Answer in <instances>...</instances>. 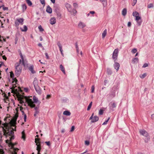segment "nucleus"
<instances>
[{
    "label": "nucleus",
    "instance_id": "f3484780",
    "mask_svg": "<svg viewBox=\"0 0 154 154\" xmlns=\"http://www.w3.org/2000/svg\"><path fill=\"white\" fill-rule=\"evenodd\" d=\"M139 61L138 58L137 57L134 58L132 59V63L133 64H137Z\"/></svg>",
    "mask_w": 154,
    "mask_h": 154
},
{
    "label": "nucleus",
    "instance_id": "393cba45",
    "mask_svg": "<svg viewBox=\"0 0 154 154\" xmlns=\"http://www.w3.org/2000/svg\"><path fill=\"white\" fill-rule=\"evenodd\" d=\"M20 29H21V31L23 32H26L27 30V27L25 25H24L23 26V29H22V28H21Z\"/></svg>",
    "mask_w": 154,
    "mask_h": 154
},
{
    "label": "nucleus",
    "instance_id": "0e129e2a",
    "mask_svg": "<svg viewBox=\"0 0 154 154\" xmlns=\"http://www.w3.org/2000/svg\"><path fill=\"white\" fill-rule=\"evenodd\" d=\"M151 118L153 119H154V114H152L151 116Z\"/></svg>",
    "mask_w": 154,
    "mask_h": 154
},
{
    "label": "nucleus",
    "instance_id": "1a4fd4ad",
    "mask_svg": "<svg viewBox=\"0 0 154 154\" xmlns=\"http://www.w3.org/2000/svg\"><path fill=\"white\" fill-rule=\"evenodd\" d=\"M34 87L36 92L39 95L42 94V90L40 87L38 85V84L36 83V84H34Z\"/></svg>",
    "mask_w": 154,
    "mask_h": 154
},
{
    "label": "nucleus",
    "instance_id": "3c124183",
    "mask_svg": "<svg viewBox=\"0 0 154 154\" xmlns=\"http://www.w3.org/2000/svg\"><path fill=\"white\" fill-rule=\"evenodd\" d=\"M51 97V96L50 95H47L46 97V99H49Z\"/></svg>",
    "mask_w": 154,
    "mask_h": 154
},
{
    "label": "nucleus",
    "instance_id": "4468645a",
    "mask_svg": "<svg viewBox=\"0 0 154 154\" xmlns=\"http://www.w3.org/2000/svg\"><path fill=\"white\" fill-rule=\"evenodd\" d=\"M113 66L115 69L117 71L119 68L120 65L119 63L115 62V63L113 65Z\"/></svg>",
    "mask_w": 154,
    "mask_h": 154
},
{
    "label": "nucleus",
    "instance_id": "5701e85b",
    "mask_svg": "<svg viewBox=\"0 0 154 154\" xmlns=\"http://www.w3.org/2000/svg\"><path fill=\"white\" fill-rule=\"evenodd\" d=\"M127 13V9L126 8L123 9L122 11V14L123 16H125Z\"/></svg>",
    "mask_w": 154,
    "mask_h": 154
},
{
    "label": "nucleus",
    "instance_id": "72a5a7b5",
    "mask_svg": "<svg viewBox=\"0 0 154 154\" xmlns=\"http://www.w3.org/2000/svg\"><path fill=\"white\" fill-rule=\"evenodd\" d=\"M38 28L39 31L41 32H42L44 30L41 25H40L38 26Z\"/></svg>",
    "mask_w": 154,
    "mask_h": 154
},
{
    "label": "nucleus",
    "instance_id": "c756f323",
    "mask_svg": "<svg viewBox=\"0 0 154 154\" xmlns=\"http://www.w3.org/2000/svg\"><path fill=\"white\" fill-rule=\"evenodd\" d=\"M22 138L24 140H25L26 137H25V135L24 133V131H23L22 132Z\"/></svg>",
    "mask_w": 154,
    "mask_h": 154
},
{
    "label": "nucleus",
    "instance_id": "7ed1b4c3",
    "mask_svg": "<svg viewBox=\"0 0 154 154\" xmlns=\"http://www.w3.org/2000/svg\"><path fill=\"white\" fill-rule=\"evenodd\" d=\"M21 59H20L19 63H17L15 64V74L17 76H19L21 72L22 66H24V61L23 56L21 53L20 54Z\"/></svg>",
    "mask_w": 154,
    "mask_h": 154
},
{
    "label": "nucleus",
    "instance_id": "bf43d9fd",
    "mask_svg": "<svg viewBox=\"0 0 154 154\" xmlns=\"http://www.w3.org/2000/svg\"><path fill=\"white\" fill-rule=\"evenodd\" d=\"M45 54L46 56V58L47 59H49V57L48 54L47 53H45Z\"/></svg>",
    "mask_w": 154,
    "mask_h": 154
},
{
    "label": "nucleus",
    "instance_id": "e2e57ef3",
    "mask_svg": "<svg viewBox=\"0 0 154 154\" xmlns=\"http://www.w3.org/2000/svg\"><path fill=\"white\" fill-rule=\"evenodd\" d=\"M65 131V130L64 129H62L61 132L62 133H64Z\"/></svg>",
    "mask_w": 154,
    "mask_h": 154
},
{
    "label": "nucleus",
    "instance_id": "9d476101",
    "mask_svg": "<svg viewBox=\"0 0 154 154\" xmlns=\"http://www.w3.org/2000/svg\"><path fill=\"white\" fill-rule=\"evenodd\" d=\"M35 143H36V145H37L36 149L38 151L37 154H40V152L41 149V147L39 144H38V142L39 141V139L38 138H35Z\"/></svg>",
    "mask_w": 154,
    "mask_h": 154
},
{
    "label": "nucleus",
    "instance_id": "2f4dec72",
    "mask_svg": "<svg viewBox=\"0 0 154 154\" xmlns=\"http://www.w3.org/2000/svg\"><path fill=\"white\" fill-rule=\"evenodd\" d=\"M92 105V102H91L89 104V105L88 106L87 109L88 110H89L90 109V108L91 107Z\"/></svg>",
    "mask_w": 154,
    "mask_h": 154
},
{
    "label": "nucleus",
    "instance_id": "e433bc0d",
    "mask_svg": "<svg viewBox=\"0 0 154 154\" xmlns=\"http://www.w3.org/2000/svg\"><path fill=\"white\" fill-rule=\"evenodd\" d=\"M110 117H109L108 119L107 120H106V121L103 124V125H105L106 124H107V123L108 122L109 120V119H110Z\"/></svg>",
    "mask_w": 154,
    "mask_h": 154
},
{
    "label": "nucleus",
    "instance_id": "cd10ccee",
    "mask_svg": "<svg viewBox=\"0 0 154 154\" xmlns=\"http://www.w3.org/2000/svg\"><path fill=\"white\" fill-rule=\"evenodd\" d=\"M26 6L25 4H23L22 5V8L23 11H24L26 10Z\"/></svg>",
    "mask_w": 154,
    "mask_h": 154
},
{
    "label": "nucleus",
    "instance_id": "052dcab7",
    "mask_svg": "<svg viewBox=\"0 0 154 154\" xmlns=\"http://www.w3.org/2000/svg\"><path fill=\"white\" fill-rule=\"evenodd\" d=\"M137 2V0H133V3L134 4L133 5H134Z\"/></svg>",
    "mask_w": 154,
    "mask_h": 154
},
{
    "label": "nucleus",
    "instance_id": "49530a36",
    "mask_svg": "<svg viewBox=\"0 0 154 154\" xmlns=\"http://www.w3.org/2000/svg\"><path fill=\"white\" fill-rule=\"evenodd\" d=\"M10 77L13 78L14 77V74L12 72H10Z\"/></svg>",
    "mask_w": 154,
    "mask_h": 154
},
{
    "label": "nucleus",
    "instance_id": "58836bf2",
    "mask_svg": "<svg viewBox=\"0 0 154 154\" xmlns=\"http://www.w3.org/2000/svg\"><path fill=\"white\" fill-rule=\"evenodd\" d=\"M103 110L102 109H100L99 111V114L100 115H102L103 114Z\"/></svg>",
    "mask_w": 154,
    "mask_h": 154
},
{
    "label": "nucleus",
    "instance_id": "37998d69",
    "mask_svg": "<svg viewBox=\"0 0 154 154\" xmlns=\"http://www.w3.org/2000/svg\"><path fill=\"white\" fill-rule=\"evenodd\" d=\"M148 66V64L147 63H144L143 66L142 67L143 68H146Z\"/></svg>",
    "mask_w": 154,
    "mask_h": 154
},
{
    "label": "nucleus",
    "instance_id": "a19ab883",
    "mask_svg": "<svg viewBox=\"0 0 154 154\" xmlns=\"http://www.w3.org/2000/svg\"><path fill=\"white\" fill-rule=\"evenodd\" d=\"M75 129V126H73L72 127L71 130H70V132L73 131Z\"/></svg>",
    "mask_w": 154,
    "mask_h": 154
},
{
    "label": "nucleus",
    "instance_id": "6e6d98bb",
    "mask_svg": "<svg viewBox=\"0 0 154 154\" xmlns=\"http://www.w3.org/2000/svg\"><path fill=\"white\" fill-rule=\"evenodd\" d=\"M108 82V81L107 80H105L104 81V85H106V84Z\"/></svg>",
    "mask_w": 154,
    "mask_h": 154
},
{
    "label": "nucleus",
    "instance_id": "6e6552de",
    "mask_svg": "<svg viewBox=\"0 0 154 154\" xmlns=\"http://www.w3.org/2000/svg\"><path fill=\"white\" fill-rule=\"evenodd\" d=\"M94 114L93 113L89 118V120H91V122L92 123L96 122L99 119V118L97 116H95L93 117Z\"/></svg>",
    "mask_w": 154,
    "mask_h": 154
},
{
    "label": "nucleus",
    "instance_id": "bb28decb",
    "mask_svg": "<svg viewBox=\"0 0 154 154\" xmlns=\"http://www.w3.org/2000/svg\"><path fill=\"white\" fill-rule=\"evenodd\" d=\"M18 100L19 101L20 103V104H23V103H25L24 101L23 100V99L21 97H20L18 98Z\"/></svg>",
    "mask_w": 154,
    "mask_h": 154
},
{
    "label": "nucleus",
    "instance_id": "412c9836",
    "mask_svg": "<svg viewBox=\"0 0 154 154\" xmlns=\"http://www.w3.org/2000/svg\"><path fill=\"white\" fill-rule=\"evenodd\" d=\"M107 34V30L106 29H105L102 33V37L104 38L106 36Z\"/></svg>",
    "mask_w": 154,
    "mask_h": 154
},
{
    "label": "nucleus",
    "instance_id": "2eb2a0df",
    "mask_svg": "<svg viewBox=\"0 0 154 154\" xmlns=\"http://www.w3.org/2000/svg\"><path fill=\"white\" fill-rule=\"evenodd\" d=\"M57 45L59 48L60 50V51L61 55L63 56L64 54L63 53V50L62 49V46L61 44L60 43H58L57 44Z\"/></svg>",
    "mask_w": 154,
    "mask_h": 154
},
{
    "label": "nucleus",
    "instance_id": "338daca9",
    "mask_svg": "<svg viewBox=\"0 0 154 154\" xmlns=\"http://www.w3.org/2000/svg\"><path fill=\"white\" fill-rule=\"evenodd\" d=\"M38 46L39 47H42V44L41 43H39L38 44Z\"/></svg>",
    "mask_w": 154,
    "mask_h": 154
},
{
    "label": "nucleus",
    "instance_id": "f704fd0d",
    "mask_svg": "<svg viewBox=\"0 0 154 154\" xmlns=\"http://www.w3.org/2000/svg\"><path fill=\"white\" fill-rule=\"evenodd\" d=\"M137 51V50L136 48H134L131 50V52L134 54L136 53Z\"/></svg>",
    "mask_w": 154,
    "mask_h": 154
},
{
    "label": "nucleus",
    "instance_id": "79ce46f5",
    "mask_svg": "<svg viewBox=\"0 0 154 154\" xmlns=\"http://www.w3.org/2000/svg\"><path fill=\"white\" fill-rule=\"evenodd\" d=\"M40 1L41 3L43 5H45V0H40Z\"/></svg>",
    "mask_w": 154,
    "mask_h": 154
},
{
    "label": "nucleus",
    "instance_id": "39448f33",
    "mask_svg": "<svg viewBox=\"0 0 154 154\" xmlns=\"http://www.w3.org/2000/svg\"><path fill=\"white\" fill-rule=\"evenodd\" d=\"M139 132L140 134L146 137H147V138L146 139L147 141H146V140H145V142H147L149 140L150 138L149 137V134L144 129L140 130H139Z\"/></svg>",
    "mask_w": 154,
    "mask_h": 154
},
{
    "label": "nucleus",
    "instance_id": "09e8293b",
    "mask_svg": "<svg viewBox=\"0 0 154 154\" xmlns=\"http://www.w3.org/2000/svg\"><path fill=\"white\" fill-rule=\"evenodd\" d=\"M45 143L48 146H50V142L49 141H46L45 142Z\"/></svg>",
    "mask_w": 154,
    "mask_h": 154
},
{
    "label": "nucleus",
    "instance_id": "13d9d810",
    "mask_svg": "<svg viewBox=\"0 0 154 154\" xmlns=\"http://www.w3.org/2000/svg\"><path fill=\"white\" fill-rule=\"evenodd\" d=\"M131 26V23L130 22H129L128 23V27H130Z\"/></svg>",
    "mask_w": 154,
    "mask_h": 154
},
{
    "label": "nucleus",
    "instance_id": "f03ea898",
    "mask_svg": "<svg viewBox=\"0 0 154 154\" xmlns=\"http://www.w3.org/2000/svg\"><path fill=\"white\" fill-rule=\"evenodd\" d=\"M25 99L29 106L31 108H34L35 110L34 116H35L39 112V105L41 103V102L35 96L33 97L32 96L25 97Z\"/></svg>",
    "mask_w": 154,
    "mask_h": 154
},
{
    "label": "nucleus",
    "instance_id": "4c0bfd02",
    "mask_svg": "<svg viewBox=\"0 0 154 154\" xmlns=\"http://www.w3.org/2000/svg\"><path fill=\"white\" fill-rule=\"evenodd\" d=\"M153 7V5L152 4H151V3L149 4L147 6V7L148 8H152Z\"/></svg>",
    "mask_w": 154,
    "mask_h": 154
},
{
    "label": "nucleus",
    "instance_id": "20e7f679",
    "mask_svg": "<svg viewBox=\"0 0 154 154\" xmlns=\"http://www.w3.org/2000/svg\"><path fill=\"white\" fill-rule=\"evenodd\" d=\"M133 16L135 17V20L136 21L138 26H140L142 22L140 14L136 11L132 13Z\"/></svg>",
    "mask_w": 154,
    "mask_h": 154
},
{
    "label": "nucleus",
    "instance_id": "de8ad7c7",
    "mask_svg": "<svg viewBox=\"0 0 154 154\" xmlns=\"http://www.w3.org/2000/svg\"><path fill=\"white\" fill-rule=\"evenodd\" d=\"M72 12L75 15L76 14L77 11L73 9L72 10Z\"/></svg>",
    "mask_w": 154,
    "mask_h": 154
},
{
    "label": "nucleus",
    "instance_id": "a18cd8bd",
    "mask_svg": "<svg viewBox=\"0 0 154 154\" xmlns=\"http://www.w3.org/2000/svg\"><path fill=\"white\" fill-rule=\"evenodd\" d=\"M14 154H17V152L18 151V149L17 148H14Z\"/></svg>",
    "mask_w": 154,
    "mask_h": 154
},
{
    "label": "nucleus",
    "instance_id": "423d86ee",
    "mask_svg": "<svg viewBox=\"0 0 154 154\" xmlns=\"http://www.w3.org/2000/svg\"><path fill=\"white\" fill-rule=\"evenodd\" d=\"M119 53V49L118 48L115 49L114 51L112 56V59L115 61L117 59Z\"/></svg>",
    "mask_w": 154,
    "mask_h": 154
},
{
    "label": "nucleus",
    "instance_id": "a211bd4d",
    "mask_svg": "<svg viewBox=\"0 0 154 154\" xmlns=\"http://www.w3.org/2000/svg\"><path fill=\"white\" fill-rule=\"evenodd\" d=\"M46 11L49 14H51L52 12V9L49 6H47Z\"/></svg>",
    "mask_w": 154,
    "mask_h": 154
},
{
    "label": "nucleus",
    "instance_id": "7c9ffc66",
    "mask_svg": "<svg viewBox=\"0 0 154 154\" xmlns=\"http://www.w3.org/2000/svg\"><path fill=\"white\" fill-rule=\"evenodd\" d=\"M146 76V73H143L142 75H140V77L141 79H143Z\"/></svg>",
    "mask_w": 154,
    "mask_h": 154
},
{
    "label": "nucleus",
    "instance_id": "b1692460",
    "mask_svg": "<svg viewBox=\"0 0 154 154\" xmlns=\"http://www.w3.org/2000/svg\"><path fill=\"white\" fill-rule=\"evenodd\" d=\"M2 39H3V40L4 42L6 41V39L4 38V37L3 36H1L0 35V42H2V45H3V42Z\"/></svg>",
    "mask_w": 154,
    "mask_h": 154
},
{
    "label": "nucleus",
    "instance_id": "473e14b6",
    "mask_svg": "<svg viewBox=\"0 0 154 154\" xmlns=\"http://www.w3.org/2000/svg\"><path fill=\"white\" fill-rule=\"evenodd\" d=\"M26 1L29 5L31 6L32 5V3L30 0H26Z\"/></svg>",
    "mask_w": 154,
    "mask_h": 154
},
{
    "label": "nucleus",
    "instance_id": "c9c22d12",
    "mask_svg": "<svg viewBox=\"0 0 154 154\" xmlns=\"http://www.w3.org/2000/svg\"><path fill=\"white\" fill-rule=\"evenodd\" d=\"M36 83H37V84H38L37 80V78H34V81L33 82L34 85V84H36Z\"/></svg>",
    "mask_w": 154,
    "mask_h": 154
},
{
    "label": "nucleus",
    "instance_id": "69168bd1",
    "mask_svg": "<svg viewBox=\"0 0 154 154\" xmlns=\"http://www.w3.org/2000/svg\"><path fill=\"white\" fill-rule=\"evenodd\" d=\"M28 89L27 88H24V90L26 92H27L28 91Z\"/></svg>",
    "mask_w": 154,
    "mask_h": 154
},
{
    "label": "nucleus",
    "instance_id": "5fc2aeb1",
    "mask_svg": "<svg viewBox=\"0 0 154 154\" xmlns=\"http://www.w3.org/2000/svg\"><path fill=\"white\" fill-rule=\"evenodd\" d=\"M3 9L4 10H8V8L6 7H4V6H3Z\"/></svg>",
    "mask_w": 154,
    "mask_h": 154
},
{
    "label": "nucleus",
    "instance_id": "603ef678",
    "mask_svg": "<svg viewBox=\"0 0 154 154\" xmlns=\"http://www.w3.org/2000/svg\"><path fill=\"white\" fill-rule=\"evenodd\" d=\"M73 6L75 8H76L78 7V4L76 3H74L73 4Z\"/></svg>",
    "mask_w": 154,
    "mask_h": 154
},
{
    "label": "nucleus",
    "instance_id": "0eeeda50",
    "mask_svg": "<svg viewBox=\"0 0 154 154\" xmlns=\"http://www.w3.org/2000/svg\"><path fill=\"white\" fill-rule=\"evenodd\" d=\"M23 18L17 19L15 21V25L16 27H17L20 23L22 25L23 24Z\"/></svg>",
    "mask_w": 154,
    "mask_h": 154
},
{
    "label": "nucleus",
    "instance_id": "c85d7f7f",
    "mask_svg": "<svg viewBox=\"0 0 154 154\" xmlns=\"http://www.w3.org/2000/svg\"><path fill=\"white\" fill-rule=\"evenodd\" d=\"M107 74L109 75H111L112 73V71L109 68L107 69Z\"/></svg>",
    "mask_w": 154,
    "mask_h": 154
},
{
    "label": "nucleus",
    "instance_id": "9b49d317",
    "mask_svg": "<svg viewBox=\"0 0 154 154\" xmlns=\"http://www.w3.org/2000/svg\"><path fill=\"white\" fill-rule=\"evenodd\" d=\"M109 105L110 109L112 110H114V109L116 107V104L114 102H111Z\"/></svg>",
    "mask_w": 154,
    "mask_h": 154
},
{
    "label": "nucleus",
    "instance_id": "a878e982",
    "mask_svg": "<svg viewBox=\"0 0 154 154\" xmlns=\"http://www.w3.org/2000/svg\"><path fill=\"white\" fill-rule=\"evenodd\" d=\"M60 68L61 70L62 71V72L64 74H65V71L64 68V67H63V65H61V64L60 65Z\"/></svg>",
    "mask_w": 154,
    "mask_h": 154
},
{
    "label": "nucleus",
    "instance_id": "f8f14e48",
    "mask_svg": "<svg viewBox=\"0 0 154 154\" xmlns=\"http://www.w3.org/2000/svg\"><path fill=\"white\" fill-rule=\"evenodd\" d=\"M79 28L80 29H82L86 26V24L82 22H80L78 25Z\"/></svg>",
    "mask_w": 154,
    "mask_h": 154
},
{
    "label": "nucleus",
    "instance_id": "f257e3e1",
    "mask_svg": "<svg viewBox=\"0 0 154 154\" xmlns=\"http://www.w3.org/2000/svg\"><path fill=\"white\" fill-rule=\"evenodd\" d=\"M15 124L14 121H11L9 123H2L0 120V127L2 128L3 134L7 139L6 142L11 148H13L14 145L11 142V140L14 138V131H16Z\"/></svg>",
    "mask_w": 154,
    "mask_h": 154
},
{
    "label": "nucleus",
    "instance_id": "864d4df0",
    "mask_svg": "<svg viewBox=\"0 0 154 154\" xmlns=\"http://www.w3.org/2000/svg\"><path fill=\"white\" fill-rule=\"evenodd\" d=\"M89 13H90V14H95V12L94 11H91L89 12Z\"/></svg>",
    "mask_w": 154,
    "mask_h": 154
},
{
    "label": "nucleus",
    "instance_id": "4d7b16f0",
    "mask_svg": "<svg viewBox=\"0 0 154 154\" xmlns=\"http://www.w3.org/2000/svg\"><path fill=\"white\" fill-rule=\"evenodd\" d=\"M26 115L25 114V115H24V121L25 122H26Z\"/></svg>",
    "mask_w": 154,
    "mask_h": 154
},
{
    "label": "nucleus",
    "instance_id": "c03bdc74",
    "mask_svg": "<svg viewBox=\"0 0 154 154\" xmlns=\"http://www.w3.org/2000/svg\"><path fill=\"white\" fill-rule=\"evenodd\" d=\"M85 145L88 146L89 144V141L86 140L85 141Z\"/></svg>",
    "mask_w": 154,
    "mask_h": 154
},
{
    "label": "nucleus",
    "instance_id": "ddd939ff",
    "mask_svg": "<svg viewBox=\"0 0 154 154\" xmlns=\"http://www.w3.org/2000/svg\"><path fill=\"white\" fill-rule=\"evenodd\" d=\"M50 24L52 25L55 24L56 22V18L54 17L51 18L50 20Z\"/></svg>",
    "mask_w": 154,
    "mask_h": 154
},
{
    "label": "nucleus",
    "instance_id": "4be33fe9",
    "mask_svg": "<svg viewBox=\"0 0 154 154\" xmlns=\"http://www.w3.org/2000/svg\"><path fill=\"white\" fill-rule=\"evenodd\" d=\"M103 4L104 7L106 5L107 2L106 0H99Z\"/></svg>",
    "mask_w": 154,
    "mask_h": 154
},
{
    "label": "nucleus",
    "instance_id": "680f3d73",
    "mask_svg": "<svg viewBox=\"0 0 154 154\" xmlns=\"http://www.w3.org/2000/svg\"><path fill=\"white\" fill-rule=\"evenodd\" d=\"M2 58L3 59L5 60H6L7 58L5 56H2Z\"/></svg>",
    "mask_w": 154,
    "mask_h": 154
},
{
    "label": "nucleus",
    "instance_id": "774afa93",
    "mask_svg": "<svg viewBox=\"0 0 154 154\" xmlns=\"http://www.w3.org/2000/svg\"><path fill=\"white\" fill-rule=\"evenodd\" d=\"M53 3H55V0H50Z\"/></svg>",
    "mask_w": 154,
    "mask_h": 154
},
{
    "label": "nucleus",
    "instance_id": "aec40b11",
    "mask_svg": "<svg viewBox=\"0 0 154 154\" xmlns=\"http://www.w3.org/2000/svg\"><path fill=\"white\" fill-rule=\"evenodd\" d=\"M63 114L65 116H69L71 115V113L68 111H65L63 112Z\"/></svg>",
    "mask_w": 154,
    "mask_h": 154
},
{
    "label": "nucleus",
    "instance_id": "ea45409f",
    "mask_svg": "<svg viewBox=\"0 0 154 154\" xmlns=\"http://www.w3.org/2000/svg\"><path fill=\"white\" fill-rule=\"evenodd\" d=\"M94 90V85H92L91 87V92L93 93Z\"/></svg>",
    "mask_w": 154,
    "mask_h": 154
},
{
    "label": "nucleus",
    "instance_id": "dca6fc26",
    "mask_svg": "<svg viewBox=\"0 0 154 154\" xmlns=\"http://www.w3.org/2000/svg\"><path fill=\"white\" fill-rule=\"evenodd\" d=\"M65 6L68 9V10L70 12H72V9L71 8V5L68 4V3H66L65 4Z\"/></svg>",
    "mask_w": 154,
    "mask_h": 154
},
{
    "label": "nucleus",
    "instance_id": "6ab92c4d",
    "mask_svg": "<svg viewBox=\"0 0 154 154\" xmlns=\"http://www.w3.org/2000/svg\"><path fill=\"white\" fill-rule=\"evenodd\" d=\"M29 69L32 73H35V71L33 70V66L32 65L30 66L29 67Z\"/></svg>",
    "mask_w": 154,
    "mask_h": 154
},
{
    "label": "nucleus",
    "instance_id": "8fccbe9b",
    "mask_svg": "<svg viewBox=\"0 0 154 154\" xmlns=\"http://www.w3.org/2000/svg\"><path fill=\"white\" fill-rule=\"evenodd\" d=\"M0 154H4V152L3 150L0 149Z\"/></svg>",
    "mask_w": 154,
    "mask_h": 154
}]
</instances>
